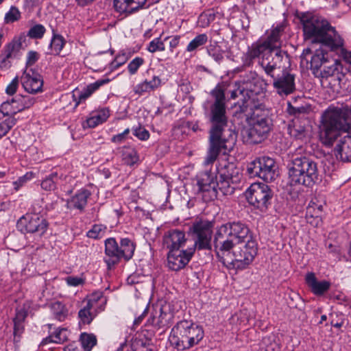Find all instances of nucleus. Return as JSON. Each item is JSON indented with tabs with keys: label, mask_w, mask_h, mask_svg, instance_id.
<instances>
[{
	"label": "nucleus",
	"mask_w": 351,
	"mask_h": 351,
	"mask_svg": "<svg viewBox=\"0 0 351 351\" xmlns=\"http://www.w3.org/2000/svg\"><path fill=\"white\" fill-rule=\"evenodd\" d=\"M210 95L214 101L204 104L205 115L210 123L209 148L203 162L206 167L212 165L222 151H230L237 140V134L228 121L224 89L217 85Z\"/></svg>",
	"instance_id": "1"
},
{
	"label": "nucleus",
	"mask_w": 351,
	"mask_h": 351,
	"mask_svg": "<svg viewBox=\"0 0 351 351\" xmlns=\"http://www.w3.org/2000/svg\"><path fill=\"white\" fill-rule=\"evenodd\" d=\"M213 223L208 221L195 222L190 228L195 239L194 245L186 250H171L167 255V265L173 271L184 268L191 261L195 250L211 249Z\"/></svg>",
	"instance_id": "2"
},
{
	"label": "nucleus",
	"mask_w": 351,
	"mask_h": 351,
	"mask_svg": "<svg viewBox=\"0 0 351 351\" xmlns=\"http://www.w3.org/2000/svg\"><path fill=\"white\" fill-rule=\"evenodd\" d=\"M351 133V108L330 106L323 113L319 125V138L331 146L343 133Z\"/></svg>",
	"instance_id": "3"
},
{
	"label": "nucleus",
	"mask_w": 351,
	"mask_h": 351,
	"mask_svg": "<svg viewBox=\"0 0 351 351\" xmlns=\"http://www.w3.org/2000/svg\"><path fill=\"white\" fill-rule=\"evenodd\" d=\"M298 16L302 25L305 40L322 43L330 49L342 45V38L322 16L309 12H301Z\"/></svg>",
	"instance_id": "4"
},
{
	"label": "nucleus",
	"mask_w": 351,
	"mask_h": 351,
	"mask_svg": "<svg viewBox=\"0 0 351 351\" xmlns=\"http://www.w3.org/2000/svg\"><path fill=\"white\" fill-rule=\"evenodd\" d=\"M254 239L248 226L241 221L228 222L220 226L215 233L214 246L215 251L231 249L234 245L242 244Z\"/></svg>",
	"instance_id": "5"
},
{
	"label": "nucleus",
	"mask_w": 351,
	"mask_h": 351,
	"mask_svg": "<svg viewBox=\"0 0 351 351\" xmlns=\"http://www.w3.org/2000/svg\"><path fill=\"white\" fill-rule=\"evenodd\" d=\"M204 337V331L201 326L184 319L172 328L169 340L175 348L186 350L199 344Z\"/></svg>",
	"instance_id": "6"
},
{
	"label": "nucleus",
	"mask_w": 351,
	"mask_h": 351,
	"mask_svg": "<svg viewBox=\"0 0 351 351\" xmlns=\"http://www.w3.org/2000/svg\"><path fill=\"white\" fill-rule=\"evenodd\" d=\"M257 243L254 239H250L242 243L234 245L231 249L216 251L221 262L228 267L244 269L252 263L257 254Z\"/></svg>",
	"instance_id": "7"
},
{
	"label": "nucleus",
	"mask_w": 351,
	"mask_h": 351,
	"mask_svg": "<svg viewBox=\"0 0 351 351\" xmlns=\"http://www.w3.org/2000/svg\"><path fill=\"white\" fill-rule=\"evenodd\" d=\"M247 108L252 111L250 125L246 131L247 141L251 143H260L267 138L271 130L272 120L269 110L261 101Z\"/></svg>",
	"instance_id": "8"
},
{
	"label": "nucleus",
	"mask_w": 351,
	"mask_h": 351,
	"mask_svg": "<svg viewBox=\"0 0 351 351\" xmlns=\"http://www.w3.org/2000/svg\"><path fill=\"white\" fill-rule=\"evenodd\" d=\"M291 185L312 186L318 180L317 163L306 156H297L288 164Z\"/></svg>",
	"instance_id": "9"
},
{
	"label": "nucleus",
	"mask_w": 351,
	"mask_h": 351,
	"mask_svg": "<svg viewBox=\"0 0 351 351\" xmlns=\"http://www.w3.org/2000/svg\"><path fill=\"white\" fill-rule=\"evenodd\" d=\"M266 84L255 71H250L240 75L235 82L239 93L243 95L246 107L255 105L258 101L263 102Z\"/></svg>",
	"instance_id": "10"
},
{
	"label": "nucleus",
	"mask_w": 351,
	"mask_h": 351,
	"mask_svg": "<svg viewBox=\"0 0 351 351\" xmlns=\"http://www.w3.org/2000/svg\"><path fill=\"white\" fill-rule=\"evenodd\" d=\"M135 243L129 238H122L119 244L114 238H108L105 241L104 262L108 269L118 264L121 258L128 261L134 253Z\"/></svg>",
	"instance_id": "11"
},
{
	"label": "nucleus",
	"mask_w": 351,
	"mask_h": 351,
	"mask_svg": "<svg viewBox=\"0 0 351 351\" xmlns=\"http://www.w3.org/2000/svg\"><path fill=\"white\" fill-rule=\"evenodd\" d=\"M274 51L249 48L243 57V65L251 66L255 59L258 58V64L263 69L267 75L274 77V72L277 68L276 60L273 58Z\"/></svg>",
	"instance_id": "12"
},
{
	"label": "nucleus",
	"mask_w": 351,
	"mask_h": 351,
	"mask_svg": "<svg viewBox=\"0 0 351 351\" xmlns=\"http://www.w3.org/2000/svg\"><path fill=\"white\" fill-rule=\"evenodd\" d=\"M34 213L27 214L21 217L17 221V228L24 232L34 234L41 237L47 232L49 223L42 215H39L40 210L33 206Z\"/></svg>",
	"instance_id": "13"
},
{
	"label": "nucleus",
	"mask_w": 351,
	"mask_h": 351,
	"mask_svg": "<svg viewBox=\"0 0 351 351\" xmlns=\"http://www.w3.org/2000/svg\"><path fill=\"white\" fill-rule=\"evenodd\" d=\"M315 77L323 79L332 78L340 88L348 89L351 86V72H343L342 66L337 60H329Z\"/></svg>",
	"instance_id": "14"
},
{
	"label": "nucleus",
	"mask_w": 351,
	"mask_h": 351,
	"mask_svg": "<svg viewBox=\"0 0 351 351\" xmlns=\"http://www.w3.org/2000/svg\"><path fill=\"white\" fill-rule=\"evenodd\" d=\"M249 175L258 177L265 182H271L278 176L274 160L268 156L259 157L251 162L247 167Z\"/></svg>",
	"instance_id": "15"
},
{
	"label": "nucleus",
	"mask_w": 351,
	"mask_h": 351,
	"mask_svg": "<svg viewBox=\"0 0 351 351\" xmlns=\"http://www.w3.org/2000/svg\"><path fill=\"white\" fill-rule=\"evenodd\" d=\"M245 195L250 204L261 211H265L271 204L273 192L265 184L254 183L247 189Z\"/></svg>",
	"instance_id": "16"
},
{
	"label": "nucleus",
	"mask_w": 351,
	"mask_h": 351,
	"mask_svg": "<svg viewBox=\"0 0 351 351\" xmlns=\"http://www.w3.org/2000/svg\"><path fill=\"white\" fill-rule=\"evenodd\" d=\"M285 29V25L283 23L273 25L270 32L268 33L265 39H259L252 44L249 48L257 49L258 50L275 51L281 46V36Z\"/></svg>",
	"instance_id": "17"
},
{
	"label": "nucleus",
	"mask_w": 351,
	"mask_h": 351,
	"mask_svg": "<svg viewBox=\"0 0 351 351\" xmlns=\"http://www.w3.org/2000/svg\"><path fill=\"white\" fill-rule=\"evenodd\" d=\"M216 179L217 176L210 171H206L200 174L197 182V191L202 194L204 201L213 200L217 197Z\"/></svg>",
	"instance_id": "18"
},
{
	"label": "nucleus",
	"mask_w": 351,
	"mask_h": 351,
	"mask_svg": "<svg viewBox=\"0 0 351 351\" xmlns=\"http://www.w3.org/2000/svg\"><path fill=\"white\" fill-rule=\"evenodd\" d=\"M273 80L275 92L282 97L293 94L296 90L295 75L289 71L283 70L281 75L274 76Z\"/></svg>",
	"instance_id": "19"
},
{
	"label": "nucleus",
	"mask_w": 351,
	"mask_h": 351,
	"mask_svg": "<svg viewBox=\"0 0 351 351\" xmlns=\"http://www.w3.org/2000/svg\"><path fill=\"white\" fill-rule=\"evenodd\" d=\"M154 311V314L148 319V324L157 329L168 328L173 319L170 304L165 303L159 307L156 306Z\"/></svg>",
	"instance_id": "20"
},
{
	"label": "nucleus",
	"mask_w": 351,
	"mask_h": 351,
	"mask_svg": "<svg viewBox=\"0 0 351 351\" xmlns=\"http://www.w3.org/2000/svg\"><path fill=\"white\" fill-rule=\"evenodd\" d=\"M21 82L25 91L29 93L36 94L43 91V77L32 69H25L21 77Z\"/></svg>",
	"instance_id": "21"
},
{
	"label": "nucleus",
	"mask_w": 351,
	"mask_h": 351,
	"mask_svg": "<svg viewBox=\"0 0 351 351\" xmlns=\"http://www.w3.org/2000/svg\"><path fill=\"white\" fill-rule=\"evenodd\" d=\"M186 241L185 234L178 229H171L165 232L162 245L169 251L179 250Z\"/></svg>",
	"instance_id": "22"
},
{
	"label": "nucleus",
	"mask_w": 351,
	"mask_h": 351,
	"mask_svg": "<svg viewBox=\"0 0 351 351\" xmlns=\"http://www.w3.org/2000/svg\"><path fill=\"white\" fill-rule=\"evenodd\" d=\"M337 141L334 149L336 158L343 162H351V136H341Z\"/></svg>",
	"instance_id": "23"
},
{
	"label": "nucleus",
	"mask_w": 351,
	"mask_h": 351,
	"mask_svg": "<svg viewBox=\"0 0 351 351\" xmlns=\"http://www.w3.org/2000/svg\"><path fill=\"white\" fill-rule=\"evenodd\" d=\"M147 0H114V8L120 14H130L143 8Z\"/></svg>",
	"instance_id": "24"
},
{
	"label": "nucleus",
	"mask_w": 351,
	"mask_h": 351,
	"mask_svg": "<svg viewBox=\"0 0 351 351\" xmlns=\"http://www.w3.org/2000/svg\"><path fill=\"white\" fill-rule=\"evenodd\" d=\"M289 134L298 140H306L309 133V124L307 119L296 118L293 121L292 125L289 127Z\"/></svg>",
	"instance_id": "25"
},
{
	"label": "nucleus",
	"mask_w": 351,
	"mask_h": 351,
	"mask_svg": "<svg viewBox=\"0 0 351 351\" xmlns=\"http://www.w3.org/2000/svg\"><path fill=\"white\" fill-rule=\"evenodd\" d=\"M110 116L108 108H101L92 111L88 117L82 123L83 128H94L107 121Z\"/></svg>",
	"instance_id": "26"
},
{
	"label": "nucleus",
	"mask_w": 351,
	"mask_h": 351,
	"mask_svg": "<svg viewBox=\"0 0 351 351\" xmlns=\"http://www.w3.org/2000/svg\"><path fill=\"white\" fill-rule=\"evenodd\" d=\"M306 282L311 291L316 295H322L330 287V282L327 280L318 281L315 274L308 272L306 275Z\"/></svg>",
	"instance_id": "27"
},
{
	"label": "nucleus",
	"mask_w": 351,
	"mask_h": 351,
	"mask_svg": "<svg viewBox=\"0 0 351 351\" xmlns=\"http://www.w3.org/2000/svg\"><path fill=\"white\" fill-rule=\"evenodd\" d=\"M329 60L328 53L325 52L323 49H319L315 51L310 61V69L314 76L320 74L319 71L323 69Z\"/></svg>",
	"instance_id": "28"
},
{
	"label": "nucleus",
	"mask_w": 351,
	"mask_h": 351,
	"mask_svg": "<svg viewBox=\"0 0 351 351\" xmlns=\"http://www.w3.org/2000/svg\"><path fill=\"white\" fill-rule=\"evenodd\" d=\"M218 176L231 180V183H239L241 174L239 168L234 163L225 162L218 169Z\"/></svg>",
	"instance_id": "29"
},
{
	"label": "nucleus",
	"mask_w": 351,
	"mask_h": 351,
	"mask_svg": "<svg viewBox=\"0 0 351 351\" xmlns=\"http://www.w3.org/2000/svg\"><path fill=\"white\" fill-rule=\"evenodd\" d=\"M20 47L19 43H10L6 45L0 55V69H6L11 66L10 58L15 56Z\"/></svg>",
	"instance_id": "30"
},
{
	"label": "nucleus",
	"mask_w": 351,
	"mask_h": 351,
	"mask_svg": "<svg viewBox=\"0 0 351 351\" xmlns=\"http://www.w3.org/2000/svg\"><path fill=\"white\" fill-rule=\"evenodd\" d=\"M66 177L67 176L61 171H53L42 181L41 187L45 191H53L57 185L66 180Z\"/></svg>",
	"instance_id": "31"
},
{
	"label": "nucleus",
	"mask_w": 351,
	"mask_h": 351,
	"mask_svg": "<svg viewBox=\"0 0 351 351\" xmlns=\"http://www.w3.org/2000/svg\"><path fill=\"white\" fill-rule=\"evenodd\" d=\"M91 192L86 189H81L71 197L70 202L74 208L83 211L87 205L88 199L90 197Z\"/></svg>",
	"instance_id": "32"
},
{
	"label": "nucleus",
	"mask_w": 351,
	"mask_h": 351,
	"mask_svg": "<svg viewBox=\"0 0 351 351\" xmlns=\"http://www.w3.org/2000/svg\"><path fill=\"white\" fill-rule=\"evenodd\" d=\"M110 82V79H99L96 82L88 84L86 88L83 89V90L80 93L78 96V101L76 103V106L79 105V104L86 100L93 93L97 90L101 86L108 83Z\"/></svg>",
	"instance_id": "33"
},
{
	"label": "nucleus",
	"mask_w": 351,
	"mask_h": 351,
	"mask_svg": "<svg viewBox=\"0 0 351 351\" xmlns=\"http://www.w3.org/2000/svg\"><path fill=\"white\" fill-rule=\"evenodd\" d=\"M53 32V34L48 47L49 51L47 53L58 56L64 47L66 41L62 35L55 34L54 30Z\"/></svg>",
	"instance_id": "34"
},
{
	"label": "nucleus",
	"mask_w": 351,
	"mask_h": 351,
	"mask_svg": "<svg viewBox=\"0 0 351 351\" xmlns=\"http://www.w3.org/2000/svg\"><path fill=\"white\" fill-rule=\"evenodd\" d=\"M217 192L223 195H231L234 193L236 184L237 183H231V180L226 178H220L218 176L216 179Z\"/></svg>",
	"instance_id": "35"
},
{
	"label": "nucleus",
	"mask_w": 351,
	"mask_h": 351,
	"mask_svg": "<svg viewBox=\"0 0 351 351\" xmlns=\"http://www.w3.org/2000/svg\"><path fill=\"white\" fill-rule=\"evenodd\" d=\"M50 308L54 319L59 322H64L69 315V310L66 305L61 302H53Z\"/></svg>",
	"instance_id": "36"
},
{
	"label": "nucleus",
	"mask_w": 351,
	"mask_h": 351,
	"mask_svg": "<svg viewBox=\"0 0 351 351\" xmlns=\"http://www.w3.org/2000/svg\"><path fill=\"white\" fill-rule=\"evenodd\" d=\"M67 333L68 331L66 328H58L53 333L43 339L41 344L46 345L49 343H63L68 339Z\"/></svg>",
	"instance_id": "37"
},
{
	"label": "nucleus",
	"mask_w": 351,
	"mask_h": 351,
	"mask_svg": "<svg viewBox=\"0 0 351 351\" xmlns=\"http://www.w3.org/2000/svg\"><path fill=\"white\" fill-rule=\"evenodd\" d=\"M13 99L16 106L15 110H18L19 112L30 108L35 103V98L29 95H17Z\"/></svg>",
	"instance_id": "38"
},
{
	"label": "nucleus",
	"mask_w": 351,
	"mask_h": 351,
	"mask_svg": "<svg viewBox=\"0 0 351 351\" xmlns=\"http://www.w3.org/2000/svg\"><path fill=\"white\" fill-rule=\"evenodd\" d=\"M121 158L124 164L133 165L138 160V156L136 149L131 147H123L121 151Z\"/></svg>",
	"instance_id": "39"
},
{
	"label": "nucleus",
	"mask_w": 351,
	"mask_h": 351,
	"mask_svg": "<svg viewBox=\"0 0 351 351\" xmlns=\"http://www.w3.org/2000/svg\"><path fill=\"white\" fill-rule=\"evenodd\" d=\"M131 56V53L128 50L123 49L120 51L114 60L110 63L109 69L110 71L117 70L121 66L123 65Z\"/></svg>",
	"instance_id": "40"
},
{
	"label": "nucleus",
	"mask_w": 351,
	"mask_h": 351,
	"mask_svg": "<svg viewBox=\"0 0 351 351\" xmlns=\"http://www.w3.org/2000/svg\"><path fill=\"white\" fill-rule=\"evenodd\" d=\"M93 308L86 304L82 309L78 312V317L80 323L83 324H89L92 322L96 313L91 311Z\"/></svg>",
	"instance_id": "41"
},
{
	"label": "nucleus",
	"mask_w": 351,
	"mask_h": 351,
	"mask_svg": "<svg viewBox=\"0 0 351 351\" xmlns=\"http://www.w3.org/2000/svg\"><path fill=\"white\" fill-rule=\"evenodd\" d=\"M208 41V36L206 34H201L196 36L187 45L186 50L188 52L196 51L199 47L204 45Z\"/></svg>",
	"instance_id": "42"
},
{
	"label": "nucleus",
	"mask_w": 351,
	"mask_h": 351,
	"mask_svg": "<svg viewBox=\"0 0 351 351\" xmlns=\"http://www.w3.org/2000/svg\"><path fill=\"white\" fill-rule=\"evenodd\" d=\"M106 231V226L103 224H95L86 232V236L90 239H100L105 236Z\"/></svg>",
	"instance_id": "43"
},
{
	"label": "nucleus",
	"mask_w": 351,
	"mask_h": 351,
	"mask_svg": "<svg viewBox=\"0 0 351 351\" xmlns=\"http://www.w3.org/2000/svg\"><path fill=\"white\" fill-rule=\"evenodd\" d=\"M80 341L84 351H90L97 343V338L93 334L82 333Z\"/></svg>",
	"instance_id": "44"
},
{
	"label": "nucleus",
	"mask_w": 351,
	"mask_h": 351,
	"mask_svg": "<svg viewBox=\"0 0 351 351\" xmlns=\"http://www.w3.org/2000/svg\"><path fill=\"white\" fill-rule=\"evenodd\" d=\"M16 122L17 119L14 117H9L0 122V140L8 134Z\"/></svg>",
	"instance_id": "45"
},
{
	"label": "nucleus",
	"mask_w": 351,
	"mask_h": 351,
	"mask_svg": "<svg viewBox=\"0 0 351 351\" xmlns=\"http://www.w3.org/2000/svg\"><path fill=\"white\" fill-rule=\"evenodd\" d=\"M169 38V36L165 38L162 40L161 36L153 39L147 47V50L150 53H155L156 51H163L165 50V41Z\"/></svg>",
	"instance_id": "46"
},
{
	"label": "nucleus",
	"mask_w": 351,
	"mask_h": 351,
	"mask_svg": "<svg viewBox=\"0 0 351 351\" xmlns=\"http://www.w3.org/2000/svg\"><path fill=\"white\" fill-rule=\"evenodd\" d=\"M15 108L16 106H15V103H14L13 98L11 99V101H6L1 104L0 106V112L4 115V116H8L9 117H14V115L18 113V110H15Z\"/></svg>",
	"instance_id": "47"
},
{
	"label": "nucleus",
	"mask_w": 351,
	"mask_h": 351,
	"mask_svg": "<svg viewBox=\"0 0 351 351\" xmlns=\"http://www.w3.org/2000/svg\"><path fill=\"white\" fill-rule=\"evenodd\" d=\"M261 351H280V346L273 337H265L262 340Z\"/></svg>",
	"instance_id": "48"
},
{
	"label": "nucleus",
	"mask_w": 351,
	"mask_h": 351,
	"mask_svg": "<svg viewBox=\"0 0 351 351\" xmlns=\"http://www.w3.org/2000/svg\"><path fill=\"white\" fill-rule=\"evenodd\" d=\"M21 18V12L16 6H11L9 11L5 13L4 23L5 24L12 23Z\"/></svg>",
	"instance_id": "49"
},
{
	"label": "nucleus",
	"mask_w": 351,
	"mask_h": 351,
	"mask_svg": "<svg viewBox=\"0 0 351 351\" xmlns=\"http://www.w3.org/2000/svg\"><path fill=\"white\" fill-rule=\"evenodd\" d=\"M273 54V58L274 60H276L277 68L280 69L282 66L281 63L283 62H289V56L286 51L281 50L280 48H277V49L274 51Z\"/></svg>",
	"instance_id": "50"
},
{
	"label": "nucleus",
	"mask_w": 351,
	"mask_h": 351,
	"mask_svg": "<svg viewBox=\"0 0 351 351\" xmlns=\"http://www.w3.org/2000/svg\"><path fill=\"white\" fill-rule=\"evenodd\" d=\"M100 300H102V303L104 304L106 303V299L104 298L103 292L95 291L88 297L86 304L94 308Z\"/></svg>",
	"instance_id": "51"
},
{
	"label": "nucleus",
	"mask_w": 351,
	"mask_h": 351,
	"mask_svg": "<svg viewBox=\"0 0 351 351\" xmlns=\"http://www.w3.org/2000/svg\"><path fill=\"white\" fill-rule=\"evenodd\" d=\"M45 27L41 24H37L32 27L27 33V36L32 38L40 39L45 33Z\"/></svg>",
	"instance_id": "52"
},
{
	"label": "nucleus",
	"mask_w": 351,
	"mask_h": 351,
	"mask_svg": "<svg viewBox=\"0 0 351 351\" xmlns=\"http://www.w3.org/2000/svg\"><path fill=\"white\" fill-rule=\"evenodd\" d=\"M288 112L291 115L295 116V119H304L303 117L307 113L308 108L305 106L295 107L289 104Z\"/></svg>",
	"instance_id": "53"
},
{
	"label": "nucleus",
	"mask_w": 351,
	"mask_h": 351,
	"mask_svg": "<svg viewBox=\"0 0 351 351\" xmlns=\"http://www.w3.org/2000/svg\"><path fill=\"white\" fill-rule=\"evenodd\" d=\"M208 53L219 64L223 60V51L219 46H210Z\"/></svg>",
	"instance_id": "54"
},
{
	"label": "nucleus",
	"mask_w": 351,
	"mask_h": 351,
	"mask_svg": "<svg viewBox=\"0 0 351 351\" xmlns=\"http://www.w3.org/2000/svg\"><path fill=\"white\" fill-rule=\"evenodd\" d=\"M145 60L143 58L136 57L128 65V69L130 75H134L138 69L144 64Z\"/></svg>",
	"instance_id": "55"
},
{
	"label": "nucleus",
	"mask_w": 351,
	"mask_h": 351,
	"mask_svg": "<svg viewBox=\"0 0 351 351\" xmlns=\"http://www.w3.org/2000/svg\"><path fill=\"white\" fill-rule=\"evenodd\" d=\"M34 178V173L32 171L27 172L24 176L19 177L15 182H13L14 189L18 191L23 186L27 181Z\"/></svg>",
	"instance_id": "56"
},
{
	"label": "nucleus",
	"mask_w": 351,
	"mask_h": 351,
	"mask_svg": "<svg viewBox=\"0 0 351 351\" xmlns=\"http://www.w3.org/2000/svg\"><path fill=\"white\" fill-rule=\"evenodd\" d=\"M64 280L67 285L70 287H77L85 283V278L82 276H69L65 278Z\"/></svg>",
	"instance_id": "57"
},
{
	"label": "nucleus",
	"mask_w": 351,
	"mask_h": 351,
	"mask_svg": "<svg viewBox=\"0 0 351 351\" xmlns=\"http://www.w3.org/2000/svg\"><path fill=\"white\" fill-rule=\"evenodd\" d=\"M27 316V311L24 308H16L15 316L13 318V323L25 324Z\"/></svg>",
	"instance_id": "58"
},
{
	"label": "nucleus",
	"mask_w": 351,
	"mask_h": 351,
	"mask_svg": "<svg viewBox=\"0 0 351 351\" xmlns=\"http://www.w3.org/2000/svg\"><path fill=\"white\" fill-rule=\"evenodd\" d=\"M330 316L331 317V326L337 328H340L344 324L345 318L342 314L331 313Z\"/></svg>",
	"instance_id": "59"
},
{
	"label": "nucleus",
	"mask_w": 351,
	"mask_h": 351,
	"mask_svg": "<svg viewBox=\"0 0 351 351\" xmlns=\"http://www.w3.org/2000/svg\"><path fill=\"white\" fill-rule=\"evenodd\" d=\"M134 135L142 141L147 140L149 138V132L145 128L138 126L133 129Z\"/></svg>",
	"instance_id": "60"
},
{
	"label": "nucleus",
	"mask_w": 351,
	"mask_h": 351,
	"mask_svg": "<svg viewBox=\"0 0 351 351\" xmlns=\"http://www.w3.org/2000/svg\"><path fill=\"white\" fill-rule=\"evenodd\" d=\"M343 41L342 40V45L335 49H330L331 51H335L339 52V56H341L347 62L351 64V51H347L343 47Z\"/></svg>",
	"instance_id": "61"
},
{
	"label": "nucleus",
	"mask_w": 351,
	"mask_h": 351,
	"mask_svg": "<svg viewBox=\"0 0 351 351\" xmlns=\"http://www.w3.org/2000/svg\"><path fill=\"white\" fill-rule=\"evenodd\" d=\"M145 82L152 91L155 90L161 86V79L156 75L153 76L150 80H145Z\"/></svg>",
	"instance_id": "62"
},
{
	"label": "nucleus",
	"mask_w": 351,
	"mask_h": 351,
	"mask_svg": "<svg viewBox=\"0 0 351 351\" xmlns=\"http://www.w3.org/2000/svg\"><path fill=\"white\" fill-rule=\"evenodd\" d=\"M25 330V324H14V339L15 341H19L21 335Z\"/></svg>",
	"instance_id": "63"
},
{
	"label": "nucleus",
	"mask_w": 351,
	"mask_h": 351,
	"mask_svg": "<svg viewBox=\"0 0 351 351\" xmlns=\"http://www.w3.org/2000/svg\"><path fill=\"white\" fill-rule=\"evenodd\" d=\"M19 86V78L18 77H14L12 82L8 85L5 89V92L8 95H13L17 90Z\"/></svg>",
	"instance_id": "64"
}]
</instances>
